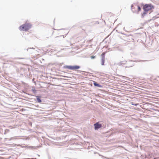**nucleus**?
Returning a JSON list of instances; mask_svg holds the SVG:
<instances>
[{
    "label": "nucleus",
    "instance_id": "f257e3e1",
    "mask_svg": "<svg viewBox=\"0 0 159 159\" xmlns=\"http://www.w3.org/2000/svg\"><path fill=\"white\" fill-rule=\"evenodd\" d=\"M153 6L149 4H146L143 7V12L142 14V17H143L148 13V11H150L153 8Z\"/></svg>",
    "mask_w": 159,
    "mask_h": 159
},
{
    "label": "nucleus",
    "instance_id": "f03ea898",
    "mask_svg": "<svg viewBox=\"0 0 159 159\" xmlns=\"http://www.w3.org/2000/svg\"><path fill=\"white\" fill-rule=\"evenodd\" d=\"M31 26L32 25L30 23L26 22L20 26L19 29L20 30L27 31L31 28Z\"/></svg>",
    "mask_w": 159,
    "mask_h": 159
},
{
    "label": "nucleus",
    "instance_id": "7ed1b4c3",
    "mask_svg": "<svg viewBox=\"0 0 159 159\" xmlns=\"http://www.w3.org/2000/svg\"><path fill=\"white\" fill-rule=\"evenodd\" d=\"M131 9L134 13L138 12L141 10L140 7L139 5L136 4L131 5Z\"/></svg>",
    "mask_w": 159,
    "mask_h": 159
},
{
    "label": "nucleus",
    "instance_id": "20e7f679",
    "mask_svg": "<svg viewBox=\"0 0 159 159\" xmlns=\"http://www.w3.org/2000/svg\"><path fill=\"white\" fill-rule=\"evenodd\" d=\"M66 67L70 70H76L79 69L80 66H67Z\"/></svg>",
    "mask_w": 159,
    "mask_h": 159
},
{
    "label": "nucleus",
    "instance_id": "39448f33",
    "mask_svg": "<svg viewBox=\"0 0 159 159\" xmlns=\"http://www.w3.org/2000/svg\"><path fill=\"white\" fill-rule=\"evenodd\" d=\"M94 126L95 127V129H98L102 127V125L99 124V122H98L97 123L94 124Z\"/></svg>",
    "mask_w": 159,
    "mask_h": 159
},
{
    "label": "nucleus",
    "instance_id": "423d86ee",
    "mask_svg": "<svg viewBox=\"0 0 159 159\" xmlns=\"http://www.w3.org/2000/svg\"><path fill=\"white\" fill-rule=\"evenodd\" d=\"M93 84L95 86L98 87L100 88H101L102 87V85L97 84L95 81H94Z\"/></svg>",
    "mask_w": 159,
    "mask_h": 159
},
{
    "label": "nucleus",
    "instance_id": "0eeeda50",
    "mask_svg": "<svg viewBox=\"0 0 159 159\" xmlns=\"http://www.w3.org/2000/svg\"><path fill=\"white\" fill-rule=\"evenodd\" d=\"M104 62H105V58L104 57L103 58H102V65H104Z\"/></svg>",
    "mask_w": 159,
    "mask_h": 159
},
{
    "label": "nucleus",
    "instance_id": "6e6552de",
    "mask_svg": "<svg viewBox=\"0 0 159 159\" xmlns=\"http://www.w3.org/2000/svg\"><path fill=\"white\" fill-rule=\"evenodd\" d=\"M37 98V100L38 102L39 103H41L42 102V101L41 100V99L39 98V97L38 96H36Z\"/></svg>",
    "mask_w": 159,
    "mask_h": 159
},
{
    "label": "nucleus",
    "instance_id": "1a4fd4ad",
    "mask_svg": "<svg viewBox=\"0 0 159 159\" xmlns=\"http://www.w3.org/2000/svg\"><path fill=\"white\" fill-rule=\"evenodd\" d=\"M105 52H103L101 55V56H102V58H103L104 57V58H105Z\"/></svg>",
    "mask_w": 159,
    "mask_h": 159
},
{
    "label": "nucleus",
    "instance_id": "9d476101",
    "mask_svg": "<svg viewBox=\"0 0 159 159\" xmlns=\"http://www.w3.org/2000/svg\"><path fill=\"white\" fill-rule=\"evenodd\" d=\"M90 57H91V59H94V58H95V56H91Z\"/></svg>",
    "mask_w": 159,
    "mask_h": 159
}]
</instances>
